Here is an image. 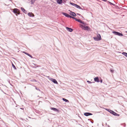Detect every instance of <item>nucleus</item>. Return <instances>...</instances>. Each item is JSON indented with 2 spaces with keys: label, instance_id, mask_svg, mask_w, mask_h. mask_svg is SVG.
<instances>
[{
  "label": "nucleus",
  "instance_id": "f257e3e1",
  "mask_svg": "<svg viewBox=\"0 0 127 127\" xmlns=\"http://www.w3.org/2000/svg\"><path fill=\"white\" fill-rule=\"evenodd\" d=\"M80 27L84 30H90V28L88 26L80 24Z\"/></svg>",
  "mask_w": 127,
  "mask_h": 127
},
{
  "label": "nucleus",
  "instance_id": "f03ea898",
  "mask_svg": "<svg viewBox=\"0 0 127 127\" xmlns=\"http://www.w3.org/2000/svg\"><path fill=\"white\" fill-rule=\"evenodd\" d=\"M94 39L95 40H100L101 39V37L100 35L99 34L97 35V37H94Z\"/></svg>",
  "mask_w": 127,
  "mask_h": 127
},
{
  "label": "nucleus",
  "instance_id": "7ed1b4c3",
  "mask_svg": "<svg viewBox=\"0 0 127 127\" xmlns=\"http://www.w3.org/2000/svg\"><path fill=\"white\" fill-rule=\"evenodd\" d=\"M112 33L115 35H118L119 36H122L123 35L122 33L116 31H113L112 32Z\"/></svg>",
  "mask_w": 127,
  "mask_h": 127
},
{
  "label": "nucleus",
  "instance_id": "20e7f679",
  "mask_svg": "<svg viewBox=\"0 0 127 127\" xmlns=\"http://www.w3.org/2000/svg\"><path fill=\"white\" fill-rule=\"evenodd\" d=\"M19 11V10L17 8H14L13 11L14 13L16 14H20Z\"/></svg>",
  "mask_w": 127,
  "mask_h": 127
},
{
  "label": "nucleus",
  "instance_id": "39448f33",
  "mask_svg": "<svg viewBox=\"0 0 127 127\" xmlns=\"http://www.w3.org/2000/svg\"><path fill=\"white\" fill-rule=\"evenodd\" d=\"M94 80L95 82H99L98 77L95 78H94Z\"/></svg>",
  "mask_w": 127,
  "mask_h": 127
},
{
  "label": "nucleus",
  "instance_id": "423d86ee",
  "mask_svg": "<svg viewBox=\"0 0 127 127\" xmlns=\"http://www.w3.org/2000/svg\"><path fill=\"white\" fill-rule=\"evenodd\" d=\"M69 11L70 12L69 13V14L70 15L74 17H75L76 16V15L75 13L71 12L70 11Z\"/></svg>",
  "mask_w": 127,
  "mask_h": 127
},
{
  "label": "nucleus",
  "instance_id": "0eeeda50",
  "mask_svg": "<svg viewBox=\"0 0 127 127\" xmlns=\"http://www.w3.org/2000/svg\"><path fill=\"white\" fill-rule=\"evenodd\" d=\"M84 115L85 116H88L89 115H92V114L89 113H84Z\"/></svg>",
  "mask_w": 127,
  "mask_h": 127
},
{
  "label": "nucleus",
  "instance_id": "6e6552de",
  "mask_svg": "<svg viewBox=\"0 0 127 127\" xmlns=\"http://www.w3.org/2000/svg\"><path fill=\"white\" fill-rule=\"evenodd\" d=\"M23 52L24 53V54H26L28 55L31 58H33L32 56V55H31L30 54H29V53H28L25 51Z\"/></svg>",
  "mask_w": 127,
  "mask_h": 127
},
{
  "label": "nucleus",
  "instance_id": "1a4fd4ad",
  "mask_svg": "<svg viewBox=\"0 0 127 127\" xmlns=\"http://www.w3.org/2000/svg\"><path fill=\"white\" fill-rule=\"evenodd\" d=\"M49 79L52 81L54 83L56 84V79H54L52 78H48Z\"/></svg>",
  "mask_w": 127,
  "mask_h": 127
},
{
  "label": "nucleus",
  "instance_id": "9d476101",
  "mask_svg": "<svg viewBox=\"0 0 127 127\" xmlns=\"http://www.w3.org/2000/svg\"><path fill=\"white\" fill-rule=\"evenodd\" d=\"M57 2L59 4H61L63 2L62 0H56Z\"/></svg>",
  "mask_w": 127,
  "mask_h": 127
},
{
  "label": "nucleus",
  "instance_id": "9b49d317",
  "mask_svg": "<svg viewBox=\"0 0 127 127\" xmlns=\"http://www.w3.org/2000/svg\"><path fill=\"white\" fill-rule=\"evenodd\" d=\"M62 13L63 14V15H65V16H66L67 17H69V14H67L66 13H64V12H63Z\"/></svg>",
  "mask_w": 127,
  "mask_h": 127
},
{
  "label": "nucleus",
  "instance_id": "f8f14e48",
  "mask_svg": "<svg viewBox=\"0 0 127 127\" xmlns=\"http://www.w3.org/2000/svg\"><path fill=\"white\" fill-rule=\"evenodd\" d=\"M66 29L67 30L70 32H71L73 31V30L72 29L69 28L68 27H66Z\"/></svg>",
  "mask_w": 127,
  "mask_h": 127
},
{
  "label": "nucleus",
  "instance_id": "ddd939ff",
  "mask_svg": "<svg viewBox=\"0 0 127 127\" xmlns=\"http://www.w3.org/2000/svg\"><path fill=\"white\" fill-rule=\"evenodd\" d=\"M21 10L24 13H26L27 11L23 7H21Z\"/></svg>",
  "mask_w": 127,
  "mask_h": 127
},
{
  "label": "nucleus",
  "instance_id": "4468645a",
  "mask_svg": "<svg viewBox=\"0 0 127 127\" xmlns=\"http://www.w3.org/2000/svg\"><path fill=\"white\" fill-rule=\"evenodd\" d=\"M112 113L113 115H115V116H119V115H118V114H117V113L115 112H114L113 111H112Z\"/></svg>",
  "mask_w": 127,
  "mask_h": 127
},
{
  "label": "nucleus",
  "instance_id": "2eb2a0df",
  "mask_svg": "<svg viewBox=\"0 0 127 127\" xmlns=\"http://www.w3.org/2000/svg\"><path fill=\"white\" fill-rule=\"evenodd\" d=\"M36 0H31V4H33Z\"/></svg>",
  "mask_w": 127,
  "mask_h": 127
},
{
  "label": "nucleus",
  "instance_id": "dca6fc26",
  "mask_svg": "<svg viewBox=\"0 0 127 127\" xmlns=\"http://www.w3.org/2000/svg\"><path fill=\"white\" fill-rule=\"evenodd\" d=\"M32 13L29 12L28 13V15L30 17H32Z\"/></svg>",
  "mask_w": 127,
  "mask_h": 127
},
{
  "label": "nucleus",
  "instance_id": "f3484780",
  "mask_svg": "<svg viewBox=\"0 0 127 127\" xmlns=\"http://www.w3.org/2000/svg\"><path fill=\"white\" fill-rule=\"evenodd\" d=\"M122 54L127 57V53L124 52H123L122 53Z\"/></svg>",
  "mask_w": 127,
  "mask_h": 127
},
{
  "label": "nucleus",
  "instance_id": "a211bd4d",
  "mask_svg": "<svg viewBox=\"0 0 127 127\" xmlns=\"http://www.w3.org/2000/svg\"><path fill=\"white\" fill-rule=\"evenodd\" d=\"M63 100H64V101H65V102H69V101L68 100L64 98H63Z\"/></svg>",
  "mask_w": 127,
  "mask_h": 127
},
{
  "label": "nucleus",
  "instance_id": "6ab92c4d",
  "mask_svg": "<svg viewBox=\"0 0 127 127\" xmlns=\"http://www.w3.org/2000/svg\"><path fill=\"white\" fill-rule=\"evenodd\" d=\"M79 23H82L84 25H86V24L85 23V22L84 21H82L81 20H80L79 22Z\"/></svg>",
  "mask_w": 127,
  "mask_h": 127
},
{
  "label": "nucleus",
  "instance_id": "aec40b11",
  "mask_svg": "<svg viewBox=\"0 0 127 127\" xmlns=\"http://www.w3.org/2000/svg\"><path fill=\"white\" fill-rule=\"evenodd\" d=\"M77 8L80 9H81V7L79 5H78L76 4L75 6Z\"/></svg>",
  "mask_w": 127,
  "mask_h": 127
},
{
  "label": "nucleus",
  "instance_id": "412c9836",
  "mask_svg": "<svg viewBox=\"0 0 127 127\" xmlns=\"http://www.w3.org/2000/svg\"><path fill=\"white\" fill-rule=\"evenodd\" d=\"M12 67L14 68V69H16V68L15 66L12 63Z\"/></svg>",
  "mask_w": 127,
  "mask_h": 127
},
{
  "label": "nucleus",
  "instance_id": "4be33fe9",
  "mask_svg": "<svg viewBox=\"0 0 127 127\" xmlns=\"http://www.w3.org/2000/svg\"><path fill=\"white\" fill-rule=\"evenodd\" d=\"M51 109L54 111H56V108L51 107Z\"/></svg>",
  "mask_w": 127,
  "mask_h": 127
},
{
  "label": "nucleus",
  "instance_id": "5701e85b",
  "mask_svg": "<svg viewBox=\"0 0 127 127\" xmlns=\"http://www.w3.org/2000/svg\"><path fill=\"white\" fill-rule=\"evenodd\" d=\"M69 17H70V18H72L75 19V20L76 18L72 17V16H70V15H69Z\"/></svg>",
  "mask_w": 127,
  "mask_h": 127
},
{
  "label": "nucleus",
  "instance_id": "b1692460",
  "mask_svg": "<svg viewBox=\"0 0 127 127\" xmlns=\"http://www.w3.org/2000/svg\"><path fill=\"white\" fill-rule=\"evenodd\" d=\"M70 4L74 6H75L76 5V4H75L74 3H70Z\"/></svg>",
  "mask_w": 127,
  "mask_h": 127
},
{
  "label": "nucleus",
  "instance_id": "393cba45",
  "mask_svg": "<svg viewBox=\"0 0 127 127\" xmlns=\"http://www.w3.org/2000/svg\"><path fill=\"white\" fill-rule=\"evenodd\" d=\"M75 20L76 21H77L78 22H79L80 20V19H77L76 18L75 19Z\"/></svg>",
  "mask_w": 127,
  "mask_h": 127
},
{
  "label": "nucleus",
  "instance_id": "a878e982",
  "mask_svg": "<svg viewBox=\"0 0 127 127\" xmlns=\"http://www.w3.org/2000/svg\"><path fill=\"white\" fill-rule=\"evenodd\" d=\"M110 71L111 72L113 73L114 72V70L113 69H111L110 70Z\"/></svg>",
  "mask_w": 127,
  "mask_h": 127
},
{
  "label": "nucleus",
  "instance_id": "bb28decb",
  "mask_svg": "<svg viewBox=\"0 0 127 127\" xmlns=\"http://www.w3.org/2000/svg\"><path fill=\"white\" fill-rule=\"evenodd\" d=\"M35 89L36 90H38V91H40V90L39 89L37 88L36 87H35Z\"/></svg>",
  "mask_w": 127,
  "mask_h": 127
},
{
  "label": "nucleus",
  "instance_id": "cd10ccee",
  "mask_svg": "<svg viewBox=\"0 0 127 127\" xmlns=\"http://www.w3.org/2000/svg\"><path fill=\"white\" fill-rule=\"evenodd\" d=\"M87 82H88V83H92V82H90V81H87Z\"/></svg>",
  "mask_w": 127,
  "mask_h": 127
},
{
  "label": "nucleus",
  "instance_id": "c85d7f7f",
  "mask_svg": "<svg viewBox=\"0 0 127 127\" xmlns=\"http://www.w3.org/2000/svg\"><path fill=\"white\" fill-rule=\"evenodd\" d=\"M56 112H59V110H58L56 109Z\"/></svg>",
  "mask_w": 127,
  "mask_h": 127
},
{
  "label": "nucleus",
  "instance_id": "c756f323",
  "mask_svg": "<svg viewBox=\"0 0 127 127\" xmlns=\"http://www.w3.org/2000/svg\"><path fill=\"white\" fill-rule=\"evenodd\" d=\"M39 66H36V67H33L35 68H36L37 67H38Z\"/></svg>",
  "mask_w": 127,
  "mask_h": 127
},
{
  "label": "nucleus",
  "instance_id": "7c9ffc66",
  "mask_svg": "<svg viewBox=\"0 0 127 127\" xmlns=\"http://www.w3.org/2000/svg\"><path fill=\"white\" fill-rule=\"evenodd\" d=\"M1 91L2 92H3L4 93V94H5L4 92L2 90H1Z\"/></svg>",
  "mask_w": 127,
  "mask_h": 127
},
{
  "label": "nucleus",
  "instance_id": "2f4dec72",
  "mask_svg": "<svg viewBox=\"0 0 127 127\" xmlns=\"http://www.w3.org/2000/svg\"><path fill=\"white\" fill-rule=\"evenodd\" d=\"M77 14L78 15H80V14H79L77 13Z\"/></svg>",
  "mask_w": 127,
  "mask_h": 127
},
{
  "label": "nucleus",
  "instance_id": "473e14b6",
  "mask_svg": "<svg viewBox=\"0 0 127 127\" xmlns=\"http://www.w3.org/2000/svg\"><path fill=\"white\" fill-rule=\"evenodd\" d=\"M100 82H101V83H102V80H101L100 81Z\"/></svg>",
  "mask_w": 127,
  "mask_h": 127
},
{
  "label": "nucleus",
  "instance_id": "72a5a7b5",
  "mask_svg": "<svg viewBox=\"0 0 127 127\" xmlns=\"http://www.w3.org/2000/svg\"><path fill=\"white\" fill-rule=\"evenodd\" d=\"M58 84V82H57L56 81V84Z\"/></svg>",
  "mask_w": 127,
  "mask_h": 127
},
{
  "label": "nucleus",
  "instance_id": "f704fd0d",
  "mask_svg": "<svg viewBox=\"0 0 127 127\" xmlns=\"http://www.w3.org/2000/svg\"><path fill=\"white\" fill-rule=\"evenodd\" d=\"M34 81H35V82H36V80H35Z\"/></svg>",
  "mask_w": 127,
  "mask_h": 127
},
{
  "label": "nucleus",
  "instance_id": "c9c22d12",
  "mask_svg": "<svg viewBox=\"0 0 127 127\" xmlns=\"http://www.w3.org/2000/svg\"><path fill=\"white\" fill-rule=\"evenodd\" d=\"M34 64L35 65H36L35 64Z\"/></svg>",
  "mask_w": 127,
  "mask_h": 127
}]
</instances>
